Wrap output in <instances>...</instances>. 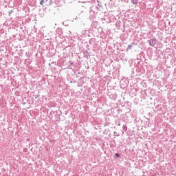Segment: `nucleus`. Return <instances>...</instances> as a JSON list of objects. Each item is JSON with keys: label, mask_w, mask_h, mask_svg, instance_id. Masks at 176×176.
I'll use <instances>...</instances> for the list:
<instances>
[{"label": "nucleus", "mask_w": 176, "mask_h": 176, "mask_svg": "<svg viewBox=\"0 0 176 176\" xmlns=\"http://www.w3.org/2000/svg\"><path fill=\"white\" fill-rule=\"evenodd\" d=\"M138 2V0H135V2L134 3V4L137 3Z\"/></svg>", "instance_id": "4"}, {"label": "nucleus", "mask_w": 176, "mask_h": 176, "mask_svg": "<svg viewBox=\"0 0 176 176\" xmlns=\"http://www.w3.org/2000/svg\"><path fill=\"white\" fill-rule=\"evenodd\" d=\"M116 156L117 157H120V155H119L118 153H116Z\"/></svg>", "instance_id": "3"}, {"label": "nucleus", "mask_w": 176, "mask_h": 176, "mask_svg": "<svg viewBox=\"0 0 176 176\" xmlns=\"http://www.w3.org/2000/svg\"><path fill=\"white\" fill-rule=\"evenodd\" d=\"M128 49H130V50L132 49V45H128Z\"/></svg>", "instance_id": "2"}, {"label": "nucleus", "mask_w": 176, "mask_h": 176, "mask_svg": "<svg viewBox=\"0 0 176 176\" xmlns=\"http://www.w3.org/2000/svg\"><path fill=\"white\" fill-rule=\"evenodd\" d=\"M47 0H41V3H40V5L44 6L45 3L47 2Z\"/></svg>", "instance_id": "1"}]
</instances>
